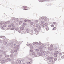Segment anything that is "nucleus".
<instances>
[{
    "mask_svg": "<svg viewBox=\"0 0 64 64\" xmlns=\"http://www.w3.org/2000/svg\"><path fill=\"white\" fill-rule=\"evenodd\" d=\"M14 52H17V50H15L14 51Z\"/></svg>",
    "mask_w": 64,
    "mask_h": 64,
    "instance_id": "603ef678",
    "label": "nucleus"
},
{
    "mask_svg": "<svg viewBox=\"0 0 64 64\" xmlns=\"http://www.w3.org/2000/svg\"><path fill=\"white\" fill-rule=\"evenodd\" d=\"M6 24V22H3V23L2 22L0 23V26H2V24Z\"/></svg>",
    "mask_w": 64,
    "mask_h": 64,
    "instance_id": "6e6552de",
    "label": "nucleus"
},
{
    "mask_svg": "<svg viewBox=\"0 0 64 64\" xmlns=\"http://www.w3.org/2000/svg\"><path fill=\"white\" fill-rule=\"evenodd\" d=\"M27 46H32V44H28Z\"/></svg>",
    "mask_w": 64,
    "mask_h": 64,
    "instance_id": "f8f14e48",
    "label": "nucleus"
},
{
    "mask_svg": "<svg viewBox=\"0 0 64 64\" xmlns=\"http://www.w3.org/2000/svg\"><path fill=\"white\" fill-rule=\"evenodd\" d=\"M18 32H19V33H20V32H21V30H18Z\"/></svg>",
    "mask_w": 64,
    "mask_h": 64,
    "instance_id": "f704fd0d",
    "label": "nucleus"
},
{
    "mask_svg": "<svg viewBox=\"0 0 64 64\" xmlns=\"http://www.w3.org/2000/svg\"><path fill=\"white\" fill-rule=\"evenodd\" d=\"M16 47H14V49H16Z\"/></svg>",
    "mask_w": 64,
    "mask_h": 64,
    "instance_id": "69168bd1",
    "label": "nucleus"
},
{
    "mask_svg": "<svg viewBox=\"0 0 64 64\" xmlns=\"http://www.w3.org/2000/svg\"><path fill=\"white\" fill-rule=\"evenodd\" d=\"M46 30H48L49 29V28H48V26H46Z\"/></svg>",
    "mask_w": 64,
    "mask_h": 64,
    "instance_id": "aec40b11",
    "label": "nucleus"
},
{
    "mask_svg": "<svg viewBox=\"0 0 64 64\" xmlns=\"http://www.w3.org/2000/svg\"><path fill=\"white\" fill-rule=\"evenodd\" d=\"M38 48L40 50H42V47H41V46H40L39 48Z\"/></svg>",
    "mask_w": 64,
    "mask_h": 64,
    "instance_id": "6ab92c4d",
    "label": "nucleus"
},
{
    "mask_svg": "<svg viewBox=\"0 0 64 64\" xmlns=\"http://www.w3.org/2000/svg\"><path fill=\"white\" fill-rule=\"evenodd\" d=\"M12 22L14 23H16V20H12Z\"/></svg>",
    "mask_w": 64,
    "mask_h": 64,
    "instance_id": "2eb2a0df",
    "label": "nucleus"
},
{
    "mask_svg": "<svg viewBox=\"0 0 64 64\" xmlns=\"http://www.w3.org/2000/svg\"><path fill=\"white\" fill-rule=\"evenodd\" d=\"M47 25H48V23H45L44 24V25H45V26H47Z\"/></svg>",
    "mask_w": 64,
    "mask_h": 64,
    "instance_id": "58836bf2",
    "label": "nucleus"
},
{
    "mask_svg": "<svg viewBox=\"0 0 64 64\" xmlns=\"http://www.w3.org/2000/svg\"><path fill=\"white\" fill-rule=\"evenodd\" d=\"M54 60L55 61H56L57 60V58H54Z\"/></svg>",
    "mask_w": 64,
    "mask_h": 64,
    "instance_id": "2f4dec72",
    "label": "nucleus"
},
{
    "mask_svg": "<svg viewBox=\"0 0 64 64\" xmlns=\"http://www.w3.org/2000/svg\"><path fill=\"white\" fill-rule=\"evenodd\" d=\"M8 27H9V28H10V27H11V25H9L8 26Z\"/></svg>",
    "mask_w": 64,
    "mask_h": 64,
    "instance_id": "e2e57ef3",
    "label": "nucleus"
},
{
    "mask_svg": "<svg viewBox=\"0 0 64 64\" xmlns=\"http://www.w3.org/2000/svg\"><path fill=\"white\" fill-rule=\"evenodd\" d=\"M5 56L7 58L8 57H9V56L8 55H6Z\"/></svg>",
    "mask_w": 64,
    "mask_h": 64,
    "instance_id": "c85d7f7f",
    "label": "nucleus"
},
{
    "mask_svg": "<svg viewBox=\"0 0 64 64\" xmlns=\"http://www.w3.org/2000/svg\"><path fill=\"white\" fill-rule=\"evenodd\" d=\"M33 51V50H30V52H32Z\"/></svg>",
    "mask_w": 64,
    "mask_h": 64,
    "instance_id": "5fc2aeb1",
    "label": "nucleus"
},
{
    "mask_svg": "<svg viewBox=\"0 0 64 64\" xmlns=\"http://www.w3.org/2000/svg\"><path fill=\"white\" fill-rule=\"evenodd\" d=\"M4 44V45H6L7 44V42L4 41L3 42Z\"/></svg>",
    "mask_w": 64,
    "mask_h": 64,
    "instance_id": "9b49d317",
    "label": "nucleus"
},
{
    "mask_svg": "<svg viewBox=\"0 0 64 64\" xmlns=\"http://www.w3.org/2000/svg\"><path fill=\"white\" fill-rule=\"evenodd\" d=\"M28 22H31V20H28Z\"/></svg>",
    "mask_w": 64,
    "mask_h": 64,
    "instance_id": "680f3d73",
    "label": "nucleus"
},
{
    "mask_svg": "<svg viewBox=\"0 0 64 64\" xmlns=\"http://www.w3.org/2000/svg\"><path fill=\"white\" fill-rule=\"evenodd\" d=\"M54 57H57V55L55 53H54Z\"/></svg>",
    "mask_w": 64,
    "mask_h": 64,
    "instance_id": "9d476101",
    "label": "nucleus"
},
{
    "mask_svg": "<svg viewBox=\"0 0 64 64\" xmlns=\"http://www.w3.org/2000/svg\"><path fill=\"white\" fill-rule=\"evenodd\" d=\"M54 50L55 51H56L57 50V49L56 48H54Z\"/></svg>",
    "mask_w": 64,
    "mask_h": 64,
    "instance_id": "de8ad7c7",
    "label": "nucleus"
},
{
    "mask_svg": "<svg viewBox=\"0 0 64 64\" xmlns=\"http://www.w3.org/2000/svg\"><path fill=\"white\" fill-rule=\"evenodd\" d=\"M39 1L40 2H44L42 0H39Z\"/></svg>",
    "mask_w": 64,
    "mask_h": 64,
    "instance_id": "4c0bfd02",
    "label": "nucleus"
},
{
    "mask_svg": "<svg viewBox=\"0 0 64 64\" xmlns=\"http://www.w3.org/2000/svg\"><path fill=\"white\" fill-rule=\"evenodd\" d=\"M8 61H10L11 60V59L10 58H8Z\"/></svg>",
    "mask_w": 64,
    "mask_h": 64,
    "instance_id": "37998d69",
    "label": "nucleus"
},
{
    "mask_svg": "<svg viewBox=\"0 0 64 64\" xmlns=\"http://www.w3.org/2000/svg\"><path fill=\"white\" fill-rule=\"evenodd\" d=\"M16 48H18V47H19V45H17L16 46Z\"/></svg>",
    "mask_w": 64,
    "mask_h": 64,
    "instance_id": "4d7b16f0",
    "label": "nucleus"
},
{
    "mask_svg": "<svg viewBox=\"0 0 64 64\" xmlns=\"http://www.w3.org/2000/svg\"><path fill=\"white\" fill-rule=\"evenodd\" d=\"M18 61V59H17V60H15L14 61H12V63L11 64H16L17 63V61Z\"/></svg>",
    "mask_w": 64,
    "mask_h": 64,
    "instance_id": "7ed1b4c3",
    "label": "nucleus"
},
{
    "mask_svg": "<svg viewBox=\"0 0 64 64\" xmlns=\"http://www.w3.org/2000/svg\"><path fill=\"white\" fill-rule=\"evenodd\" d=\"M20 29L21 30H22V31H23V30L24 29V28L23 27H21L20 28Z\"/></svg>",
    "mask_w": 64,
    "mask_h": 64,
    "instance_id": "1a4fd4ad",
    "label": "nucleus"
},
{
    "mask_svg": "<svg viewBox=\"0 0 64 64\" xmlns=\"http://www.w3.org/2000/svg\"><path fill=\"white\" fill-rule=\"evenodd\" d=\"M26 30H25L22 31V32H24V33H26Z\"/></svg>",
    "mask_w": 64,
    "mask_h": 64,
    "instance_id": "f3484780",
    "label": "nucleus"
},
{
    "mask_svg": "<svg viewBox=\"0 0 64 64\" xmlns=\"http://www.w3.org/2000/svg\"><path fill=\"white\" fill-rule=\"evenodd\" d=\"M29 58H30L29 57V56H28L27 57H26V58L28 59Z\"/></svg>",
    "mask_w": 64,
    "mask_h": 64,
    "instance_id": "052dcab7",
    "label": "nucleus"
},
{
    "mask_svg": "<svg viewBox=\"0 0 64 64\" xmlns=\"http://www.w3.org/2000/svg\"><path fill=\"white\" fill-rule=\"evenodd\" d=\"M30 25H33L34 24V22H30Z\"/></svg>",
    "mask_w": 64,
    "mask_h": 64,
    "instance_id": "a878e982",
    "label": "nucleus"
},
{
    "mask_svg": "<svg viewBox=\"0 0 64 64\" xmlns=\"http://www.w3.org/2000/svg\"><path fill=\"white\" fill-rule=\"evenodd\" d=\"M0 53H2V54L4 55H6V52L4 51H3L2 50H0Z\"/></svg>",
    "mask_w": 64,
    "mask_h": 64,
    "instance_id": "20e7f679",
    "label": "nucleus"
},
{
    "mask_svg": "<svg viewBox=\"0 0 64 64\" xmlns=\"http://www.w3.org/2000/svg\"><path fill=\"white\" fill-rule=\"evenodd\" d=\"M53 29L54 30H56V28L54 27L53 28Z\"/></svg>",
    "mask_w": 64,
    "mask_h": 64,
    "instance_id": "0e129e2a",
    "label": "nucleus"
},
{
    "mask_svg": "<svg viewBox=\"0 0 64 64\" xmlns=\"http://www.w3.org/2000/svg\"><path fill=\"white\" fill-rule=\"evenodd\" d=\"M33 48H34L33 46H30V49H33Z\"/></svg>",
    "mask_w": 64,
    "mask_h": 64,
    "instance_id": "4468645a",
    "label": "nucleus"
},
{
    "mask_svg": "<svg viewBox=\"0 0 64 64\" xmlns=\"http://www.w3.org/2000/svg\"><path fill=\"white\" fill-rule=\"evenodd\" d=\"M14 29L15 30L17 31L19 29V28L18 27L16 28H14Z\"/></svg>",
    "mask_w": 64,
    "mask_h": 64,
    "instance_id": "ddd939ff",
    "label": "nucleus"
},
{
    "mask_svg": "<svg viewBox=\"0 0 64 64\" xmlns=\"http://www.w3.org/2000/svg\"><path fill=\"white\" fill-rule=\"evenodd\" d=\"M2 63H5L6 62V61L5 60H3L2 61Z\"/></svg>",
    "mask_w": 64,
    "mask_h": 64,
    "instance_id": "473e14b6",
    "label": "nucleus"
},
{
    "mask_svg": "<svg viewBox=\"0 0 64 64\" xmlns=\"http://www.w3.org/2000/svg\"><path fill=\"white\" fill-rule=\"evenodd\" d=\"M38 20H36L35 21V22L36 24L38 23Z\"/></svg>",
    "mask_w": 64,
    "mask_h": 64,
    "instance_id": "4be33fe9",
    "label": "nucleus"
},
{
    "mask_svg": "<svg viewBox=\"0 0 64 64\" xmlns=\"http://www.w3.org/2000/svg\"><path fill=\"white\" fill-rule=\"evenodd\" d=\"M30 34H32V33H33V30H31L30 31Z\"/></svg>",
    "mask_w": 64,
    "mask_h": 64,
    "instance_id": "412c9836",
    "label": "nucleus"
},
{
    "mask_svg": "<svg viewBox=\"0 0 64 64\" xmlns=\"http://www.w3.org/2000/svg\"><path fill=\"white\" fill-rule=\"evenodd\" d=\"M41 18L42 19V20H43V19H44V18H45V17L42 16L41 17Z\"/></svg>",
    "mask_w": 64,
    "mask_h": 64,
    "instance_id": "c03bdc74",
    "label": "nucleus"
},
{
    "mask_svg": "<svg viewBox=\"0 0 64 64\" xmlns=\"http://www.w3.org/2000/svg\"><path fill=\"white\" fill-rule=\"evenodd\" d=\"M38 44L39 45H41V43L40 42H39Z\"/></svg>",
    "mask_w": 64,
    "mask_h": 64,
    "instance_id": "e433bc0d",
    "label": "nucleus"
},
{
    "mask_svg": "<svg viewBox=\"0 0 64 64\" xmlns=\"http://www.w3.org/2000/svg\"><path fill=\"white\" fill-rule=\"evenodd\" d=\"M35 50H36V52H38V51H39V49H36Z\"/></svg>",
    "mask_w": 64,
    "mask_h": 64,
    "instance_id": "3c124183",
    "label": "nucleus"
},
{
    "mask_svg": "<svg viewBox=\"0 0 64 64\" xmlns=\"http://www.w3.org/2000/svg\"><path fill=\"white\" fill-rule=\"evenodd\" d=\"M3 27H6V26H7V25H6V24H4L3 25Z\"/></svg>",
    "mask_w": 64,
    "mask_h": 64,
    "instance_id": "cd10ccee",
    "label": "nucleus"
},
{
    "mask_svg": "<svg viewBox=\"0 0 64 64\" xmlns=\"http://www.w3.org/2000/svg\"><path fill=\"white\" fill-rule=\"evenodd\" d=\"M5 38V37L4 36H0V39H1L0 40V43H2L3 40H5L6 41H7V42H8L9 41V40L8 39Z\"/></svg>",
    "mask_w": 64,
    "mask_h": 64,
    "instance_id": "f257e3e1",
    "label": "nucleus"
},
{
    "mask_svg": "<svg viewBox=\"0 0 64 64\" xmlns=\"http://www.w3.org/2000/svg\"><path fill=\"white\" fill-rule=\"evenodd\" d=\"M64 56H62L61 57V58L62 59H64Z\"/></svg>",
    "mask_w": 64,
    "mask_h": 64,
    "instance_id": "a18cd8bd",
    "label": "nucleus"
},
{
    "mask_svg": "<svg viewBox=\"0 0 64 64\" xmlns=\"http://www.w3.org/2000/svg\"><path fill=\"white\" fill-rule=\"evenodd\" d=\"M11 20H16V18H12V19H11Z\"/></svg>",
    "mask_w": 64,
    "mask_h": 64,
    "instance_id": "a211bd4d",
    "label": "nucleus"
},
{
    "mask_svg": "<svg viewBox=\"0 0 64 64\" xmlns=\"http://www.w3.org/2000/svg\"><path fill=\"white\" fill-rule=\"evenodd\" d=\"M0 28L1 29H4V28L2 26H0Z\"/></svg>",
    "mask_w": 64,
    "mask_h": 64,
    "instance_id": "bb28decb",
    "label": "nucleus"
},
{
    "mask_svg": "<svg viewBox=\"0 0 64 64\" xmlns=\"http://www.w3.org/2000/svg\"><path fill=\"white\" fill-rule=\"evenodd\" d=\"M48 50H50V49H51V48L50 47H48Z\"/></svg>",
    "mask_w": 64,
    "mask_h": 64,
    "instance_id": "c756f323",
    "label": "nucleus"
},
{
    "mask_svg": "<svg viewBox=\"0 0 64 64\" xmlns=\"http://www.w3.org/2000/svg\"><path fill=\"white\" fill-rule=\"evenodd\" d=\"M16 21H18V20H19V19L17 18H16Z\"/></svg>",
    "mask_w": 64,
    "mask_h": 64,
    "instance_id": "6e6d98bb",
    "label": "nucleus"
},
{
    "mask_svg": "<svg viewBox=\"0 0 64 64\" xmlns=\"http://www.w3.org/2000/svg\"><path fill=\"white\" fill-rule=\"evenodd\" d=\"M44 46H45V45L44 44H42V48H43V47H44Z\"/></svg>",
    "mask_w": 64,
    "mask_h": 64,
    "instance_id": "c9c22d12",
    "label": "nucleus"
},
{
    "mask_svg": "<svg viewBox=\"0 0 64 64\" xmlns=\"http://www.w3.org/2000/svg\"><path fill=\"white\" fill-rule=\"evenodd\" d=\"M27 64H31L30 62H28L27 63Z\"/></svg>",
    "mask_w": 64,
    "mask_h": 64,
    "instance_id": "774afa93",
    "label": "nucleus"
},
{
    "mask_svg": "<svg viewBox=\"0 0 64 64\" xmlns=\"http://www.w3.org/2000/svg\"><path fill=\"white\" fill-rule=\"evenodd\" d=\"M50 26L52 27H54V26L53 24H52L50 25Z\"/></svg>",
    "mask_w": 64,
    "mask_h": 64,
    "instance_id": "79ce46f5",
    "label": "nucleus"
},
{
    "mask_svg": "<svg viewBox=\"0 0 64 64\" xmlns=\"http://www.w3.org/2000/svg\"><path fill=\"white\" fill-rule=\"evenodd\" d=\"M32 55H34L35 54V53L34 52H32Z\"/></svg>",
    "mask_w": 64,
    "mask_h": 64,
    "instance_id": "72a5a7b5",
    "label": "nucleus"
},
{
    "mask_svg": "<svg viewBox=\"0 0 64 64\" xmlns=\"http://www.w3.org/2000/svg\"><path fill=\"white\" fill-rule=\"evenodd\" d=\"M49 62H53V60L50 59L49 60Z\"/></svg>",
    "mask_w": 64,
    "mask_h": 64,
    "instance_id": "5701e85b",
    "label": "nucleus"
},
{
    "mask_svg": "<svg viewBox=\"0 0 64 64\" xmlns=\"http://www.w3.org/2000/svg\"><path fill=\"white\" fill-rule=\"evenodd\" d=\"M6 23L8 24H9L10 23V21H8L6 22Z\"/></svg>",
    "mask_w": 64,
    "mask_h": 64,
    "instance_id": "09e8293b",
    "label": "nucleus"
},
{
    "mask_svg": "<svg viewBox=\"0 0 64 64\" xmlns=\"http://www.w3.org/2000/svg\"><path fill=\"white\" fill-rule=\"evenodd\" d=\"M40 53L39 54V56H43V53L44 54H45V53H46V52L45 50H40Z\"/></svg>",
    "mask_w": 64,
    "mask_h": 64,
    "instance_id": "f03ea898",
    "label": "nucleus"
},
{
    "mask_svg": "<svg viewBox=\"0 0 64 64\" xmlns=\"http://www.w3.org/2000/svg\"><path fill=\"white\" fill-rule=\"evenodd\" d=\"M32 59V58H30L28 59V60H31Z\"/></svg>",
    "mask_w": 64,
    "mask_h": 64,
    "instance_id": "864d4df0",
    "label": "nucleus"
},
{
    "mask_svg": "<svg viewBox=\"0 0 64 64\" xmlns=\"http://www.w3.org/2000/svg\"><path fill=\"white\" fill-rule=\"evenodd\" d=\"M55 52L56 53H55L56 54H59V52L58 51H56Z\"/></svg>",
    "mask_w": 64,
    "mask_h": 64,
    "instance_id": "7c9ffc66",
    "label": "nucleus"
},
{
    "mask_svg": "<svg viewBox=\"0 0 64 64\" xmlns=\"http://www.w3.org/2000/svg\"><path fill=\"white\" fill-rule=\"evenodd\" d=\"M41 25H42V27L43 28H44V21H42L41 22Z\"/></svg>",
    "mask_w": 64,
    "mask_h": 64,
    "instance_id": "39448f33",
    "label": "nucleus"
},
{
    "mask_svg": "<svg viewBox=\"0 0 64 64\" xmlns=\"http://www.w3.org/2000/svg\"><path fill=\"white\" fill-rule=\"evenodd\" d=\"M18 62L20 64L21 63V60H19Z\"/></svg>",
    "mask_w": 64,
    "mask_h": 64,
    "instance_id": "49530a36",
    "label": "nucleus"
},
{
    "mask_svg": "<svg viewBox=\"0 0 64 64\" xmlns=\"http://www.w3.org/2000/svg\"><path fill=\"white\" fill-rule=\"evenodd\" d=\"M26 31L27 33H30V29L29 28H27L26 29Z\"/></svg>",
    "mask_w": 64,
    "mask_h": 64,
    "instance_id": "423d86ee",
    "label": "nucleus"
},
{
    "mask_svg": "<svg viewBox=\"0 0 64 64\" xmlns=\"http://www.w3.org/2000/svg\"><path fill=\"white\" fill-rule=\"evenodd\" d=\"M35 44H38V42H35Z\"/></svg>",
    "mask_w": 64,
    "mask_h": 64,
    "instance_id": "bf43d9fd",
    "label": "nucleus"
},
{
    "mask_svg": "<svg viewBox=\"0 0 64 64\" xmlns=\"http://www.w3.org/2000/svg\"><path fill=\"white\" fill-rule=\"evenodd\" d=\"M33 60L32 59V60H30V62H31V63H33Z\"/></svg>",
    "mask_w": 64,
    "mask_h": 64,
    "instance_id": "8fccbe9b",
    "label": "nucleus"
},
{
    "mask_svg": "<svg viewBox=\"0 0 64 64\" xmlns=\"http://www.w3.org/2000/svg\"><path fill=\"white\" fill-rule=\"evenodd\" d=\"M10 53L12 54H13L14 53V52L13 50H11L10 52Z\"/></svg>",
    "mask_w": 64,
    "mask_h": 64,
    "instance_id": "393cba45",
    "label": "nucleus"
},
{
    "mask_svg": "<svg viewBox=\"0 0 64 64\" xmlns=\"http://www.w3.org/2000/svg\"><path fill=\"white\" fill-rule=\"evenodd\" d=\"M47 56H48V54H45L44 55V58H47Z\"/></svg>",
    "mask_w": 64,
    "mask_h": 64,
    "instance_id": "0eeeda50",
    "label": "nucleus"
},
{
    "mask_svg": "<svg viewBox=\"0 0 64 64\" xmlns=\"http://www.w3.org/2000/svg\"><path fill=\"white\" fill-rule=\"evenodd\" d=\"M34 31L35 32H37V28H35L34 29Z\"/></svg>",
    "mask_w": 64,
    "mask_h": 64,
    "instance_id": "dca6fc26",
    "label": "nucleus"
},
{
    "mask_svg": "<svg viewBox=\"0 0 64 64\" xmlns=\"http://www.w3.org/2000/svg\"><path fill=\"white\" fill-rule=\"evenodd\" d=\"M19 23L20 24H21V23H22V22H19Z\"/></svg>",
    "mask_w": 64,
    "mask_h": 64,
    "instance_id": "338daca9",
    "label": "nucleus"
},
{
    "mask_svg": "<svg viewBox=\"0 0 64 64\" xmlns=\"http://www.w3.org/2000/svg\"><path fill=\"white\" fill-rule=\"evenodd\" d=\"M54 58L53 57H50V59H51L52 60H53V59Z\"/></svg>",
    "mask_w": 64,
    "mask_h": 64,
    "instance_id": "ea45409f",
    "label": "nucleus"
},
{
    "mask_svg": "<svg viewBox=\"0 0 64 64\" xmlns=\"http://www.w3.org/2000/svg\"><path fill=\"white\" fill-rule=\"evenodd\" d=\"M10 57H13V54H12L10 55Z\"/></svg>",
    "mask_w": 64,
    "mask_h": 64,
    "instance_id": "b1692460",
    "label": "nucleus"
},
{
    "mask_svg": "<svg viewBox=\"0 0 64 64\" xmlns=\"http://www.w3.org/2000/svg\"><path fill=\"white\" fill-rule=\"evenodd\" d=\"M14 30V28H11L10 29V30Z\"/></svg>",
    "mask_w": 64,
    "mask_h": 64,
    "instance_id": "13d9d810",
    "label": "nucleus"
},
{
    "mask_svg": "<svg viewBox=\"0 0 64 64\" xmlns=\"http://www.w3.org/2000/svg\"><path fill=\"white\" fill-rule=\"evenodd\" d=\"M39 24H36V27H38Z\"/></svg>",
    "mask_w": 64,
    "mask_h": 64,
    "instance_id": "a19ab883",
    "label": "nucleus"
}]
</instances>
